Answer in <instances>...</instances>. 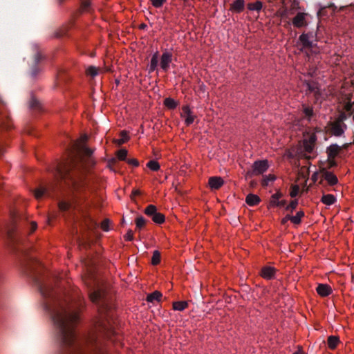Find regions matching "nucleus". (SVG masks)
<instances>
[{
	"instance_id": "39448f33",
	"label": "nucleus",
	"mask_w": 354,
	"mask_h": 354,
	"mask_svg": "<svg viewBox=\"0 0 354 354\" xmlns=\"http://www.w3.org/2000/svg\"><path fill=\"white\" fill-rule=\"evenodd\" d=\"M145 214L150 216L152 221L157 224H162L165 221V215L157 211V207L153 205H148L145 209Z\"/></svg>"
},
{
	"instance_id": "4468645a",
	"label": "nucleus",
	"mask_w": 354,
	"mask_h": 354,
	"mask_svg": "<svg viewBox=\"0 0 354 354\" xmlns=\"http://www.w3.org/2000/svg\"><path fill=\"white\" fill-rule=\"evenodd\" d=\"M223 180L221 177L213 176L209 179V185L211 189H218L223 185Z\"/></svg>"
},
{
	"instance_id": "c85d7f7f",
	"label": "nucleus",
	"mask_w": 354,
	"mask_h": 354,
	"mask_svg": "<svg viewBox=\"0 0 354 354\" xmlns=\"http://www.w3.org/2000/svg\"><path fill=\"white\" fill-rule=\"evenodd\" d=\"M146 219L143 216H138L136 219V230H140L146 224Z\"/></svg>"
},
{
	"instance_id": "9d476101",
	"label": "nucleus",
	"mask_w": 354,
	"mask_h": 354,
	"mask_svg": "<svg viewBox=\"0 0 354 354\" xmlns=\"http://www.w3.org/2000/svg\"><path fill=\"white\" fill-rule=\"evenodd\" d=\"M306 15L307 14L305 12H298L292 19L293 26L297 28L306 26L307 25V22L306 21Z\"/></svg>"
},
{
	"instance_id": "bf43d9fd",
	"label": "nucleus",
	"mask_w": 354,
	"mask_h": 354,
	"mask_svg": "<svg viewBox=\"0 0 354 354\" xmlns=\"http://www.w3.org/2000/svg\"><path fill=\"white\" fill-rule=\"evenodd\" d=\"M82 245V247L86 248L88 243H86V242H82V243H80Z\"/></svg>"
},
{
	"instance_id": "2f4dec72",
	"label": "nucleus",
	"mask_w": 354,
	"mask_h": 354,
	"mask_svg": "<svg viewBox=\"0 0 354 354\" xmlns=\"http://www.w3.org/2000/svg\"><path fill=\"white\" fill-rule=\"evenodd\" d=\"M275 179H276L275 176L272 175V174H269L268 176H264L262 179V181H261V185H262V186L266 187L268 185L269 182L274 181Z\"/></svg>"
},
{
	"instance_id": "680f3d73",
	"label": "nucleus",
	"mask_w": 354,
	"mask_h": 354,
	"mask_svg": "<svg viewBox=\"0 0 354 354\" xmlns=\"http://www.w3.org/2000/svg\"><path fill=\"white\" fill-rule=\"evenodd\" d=\"M302 156H304V158L310 160L311 157L310 156H308L306 154H304Z\"/></svg>"
},
{
	"instance_id": "1a4fd4ad",
	"label": "nucleus",
	"mask_w": 354,
	"mask_h": 354,
	"mask_svg": "<svg viewBox=\"0 0 354 354\" xmlns=\"http://www.w3.org/2000/svg\"><path fill=\"white\" fill-rule=\"evenodd\" d=\"M321 173L324 179L326 180L330 185L333 186L338 183L337 176L333 173L328 171L326 168H322Z\"/></svg>"
},
{
	"instance_id": "5701e85b",
	"label": "nucleus",
	"mask_w": 354,
	"mask_h": 354,
	"mask_svg": "<svg viewBox=\"0 0 354 354\" xmlns=\"http://www.w3.org/2000/svg\"><path fill=\"white\" fill-rule=\"evenodd\" d=\"M304 212L300 210L295 216L291 215V222L295 225H299L301 223V218L304 216Z\"/></svg>"
},
{
	"instance_id": "b1692460",
	"label": "nucleus",
	"mask_w": 354,
	"mask_h": 354,
	"mask_svg": "<svg viewBox=\"0 0 354 354\" xmlns=\"http://www.w3.org/2000/svg\"><path fill=\"white\" fill-rule=\"evenodd\" d=\"M188 306L186 301H175L173 303V308L175 310L183 311Z\"/></svg>"
},
{
	"instance_id": "4d7b16f0",
	"label": "nucleus",
	"mask_w": 354,
	"mask_h": 354,
	"mask_svg": "<svg viewBox=\"0 0 354 354\" xmlns=\"http://www.w3.org/2000/svg\"><path fill=\"white\" fill-rule=\"evenodd\" d=\"M351 145V143H346L344 145H343L341 147L342 149H347L348 147V146Z\"/></svg>"
},
{
	"instance_id": "8fccbe9b",
	"label": "nucleus",
	"mask_w": 354,
	"mask_h": 354,
	"mask_svg": "<svg viewBox=\"0 0 354 354\" xmlns=\"http://www.w3.org/2000/svg\"><path fill=\"white\" fill-rule=\"evenodd\" d=\"M288 221H291V215L287 214L284 218L281 219V224L285 225Z\"/></svg>"
},
{
	"instance_id": "37998d69",
	"label": "nucleus",
	"mask_w": 354,
	"mask_h": 354,
	"mask_svg": "<svg viewBox=\"0 0 354 354\" xmlns=\"http://www.w3.org/2000/svg\"><path fill=\"white\" fill-rule=\"evenodd\" d=\"M195 115L192 113L191 115H189L188 116L185 117V124L187 126H189L192 124L194 121Z\"/></svg>"
},
{
	"instance_id": "a18cd8bd",
	"label": "nucleus",
	"mask_w": 354,
	"mask_h": 354,
	"mask_svg": "<svg viewBox=\"0 0 354 354\" xmlns=\"http://www.w3.org/2000/svg\"><path fill=\"white\" fill-rule=\"evenodd\" d=\"M327 162H328V169H330L332 167H337V162L335 160V158H328Z\"/></svg>"
},
{
	"instance_id": "052dcab7",
	"label": "nucleus",
	"mask_w": 354,
	"mask_h": 354,
	"mask_svg": "<svg viewBox=\"0 0 354 354\" xmlns=\"http://www.w3.org/2000/svg\"><path fill=\"white\" fill-rule=\"evenodd\" d=\"M147 26L145 24H140V29H145V28H147Z\"/></svg>"
},
{
	"instance_id": "f257e3e1",
	"label": "nucleus",
	"mask_w": 354,
	"mask_h": 354,
	"mask_svg": "<svg viewBox=\"0 0 354 354\" xmlns=\"http://www.w3.org/2000/svg\"><path fill=\"white\" fill-rule=\"evenodd\" d=\"M40 265L38 260L30 259L24 266L25 272L32 278L43 297L49 299L44 308L55 326L57 354H106L103 340L111 339L116 333L113 311L105 291L97 285L89 288L88 296L97 306L98 316L94 320L92 330L79 336L75 328L84 306V300L77 290L72 295L62 296L52 285L41 281L35 268Z\"/></svg>"
},
{
	"instance_id": "c756f323",
	"label": "nucleus",
	"mask_w": 354,
	"mask_h": 354,
	"mask_svg": "<svg viewBox=\"0 0 354 354\" xmlns=\"http://www.w3.org/2000/svg\"><path fill=\"white\" fill-rule=\"evenodd\" d=\"M120 136H121L120 139L115 140V143L118 145H122V144H124L129 140V136H128L127 132L124 131H122L120 132Z\"/></svg>"
},
{
	"instance_id": "e433bc0d",
	"label": "nucleus",
	"mask_w": 354,
	"mask_h": 354,
	"mask_svg": "<svg viewBox=\"0 0 354 354\" xmlns=\"http://www.w3.org/2000/svg\"><path fill=\"white\" fill-rule=\"evenodd\" d=\"M86 74L91 77H95L98 74V68L93 66H91L87 68Z\"/></svg>"
},
{
	"instance_id": "f03ea898",
	"label": "nucleus",
	"mask_w": 354,
	"mask_h": 354,
	"mask_svg": "<svg viewBox=\"0 0 354 354\" xmlns=\"http://www.w3.org/2000/svg\"><path fill=\"white\" fill-rule=\"evenodd\" d=\"M92 153V149L83 145L77 153L72 152L66 160L57 163L54 171L57 183H48L37 188L34 192L36 198L53 196L55 189L59 188L61 194L58 206L62 212L86 201L91 189L84 174L93 165L91 159Z\"/></svg>"
},
{
	"instance_id": "cd10ccee",
	"label": "nucleus",
	"mask_w": 354,
	"mask_h": 354,
	"mask_svg": "<svg viewBox=\"0 0 354 354\" xmlns=\"http://www.w3.org/2000/svg\"><path fill=\"white\" fill-rule=\"evenodd\" d=\"M248 8L250 10L259 11L262 8V3L260 1H257L254 3H250L248 4Z\"/></svg>"
},
{
	"instance_id": "5fc2aeb1",
	"label": "nucleus",
	"mask_w": 354,
	"mask_h": 354,
	"mask_svg": "<svg viewBox=\"0 0 354 354\" xmlns=\"http://www.w3.org/2000/svg\"><path fill=\"white\" fill-rule=\"evenodd\" d=\"M117 162V160L115 158H111L109 161V165L111 166L112 165H115Z\"/></svg>"
},
{
	"instance_id": "a211bd4d",
	"label": "nucleus",
	"mask_w": 354,
	"mask_h": 354,
	"mask_svg": "<svg viewBox=\"0 0 354 354\" xmlns=\"http://www.w3.org/2000/svg\"><path fill=\"white\" fill-rule=\"evenodd\" d=\"M158 57H159L158 52H156L152 55L151 61H150L149 68V73H152L157 69L158 64Z\"/></svg>"
},
{
	"instance_id": "49530a36",
	"label": "nucleus",
	"mask_w": 354,
	"mask_h": 354,
	"mask_svg": "<svg viewBox=\"0 0 354 354\" xmlns=\"http://www.w3.org/2000/svg\"><path fill=\"white\" fill-rule=\"evenodd\" d=\"M124 239L126 241H131L133 239V234L132 230H128L127 233L124 236Z\"/></svg>"
},
{
	"instance_id": "3c124183",
	"label": "nucleus",
	"mask_w": 354,
	"mask_h": 354,
	"mask_svg": "<svg viewBox=\"0 0 354 354\" xmlns=\"http://www.w3.org/2000/svg\"><path fill=\"white\" fill-rule=\"evenodd\" d=\"M108 224H109V221H108V220H105V221H104L102 223V228L104 231H108V230H109Z\"/></svg>"
},
{
	"instance_id": "6e6552de",
	"label": "nucleus",
	"mask_w": 354,
	"mask_h": 354,
	"mask_svg": "<svg viewBox=\"0 0 354 354\" xmlns=\"http://www.w3.org/2000/svg\"><path fill=\"white\" fill-rule=\"evenodd\" d=\"M172 61V54L168 51L162 53L160 57V68L165 72H167L169 68V64Z\"/></svg>"
},
{
	"instance_id": "bb28decb",
	"label": "nucleus",
	"mask_w": 354,
	"mask_h": 354,
	"mask_svg": "<svg viewBox=\"0 0 354 354\" xmlns=\"http://www.w3.org/2000/svg\"><path fill=\"white\" fill-rule=\"evenodd\" d=\"M164 104L169 109H174L177 106V102L172 98L167 97L164 100Z\"/></svg>"
},
{
	"instance_id": "9b49d317",
	"label": "nucleus",
	"mask_w": 354,
	"mask_h": 354,
	"mask_svg": "<svg viewBox=\"0 0 354 354\" xmlns=\"http://www.w3.org/2000/svg\"><path fill=\"white\" fill-rule=\"evenodd\" d=\"M64 1L65 0H57L59 4H62ZM80 6L77 10V15L90 12L91 9L90 0H80Z\"/></svg>"
},
{
	"instance_id": "e2e57ef3",
	"label": "nucleus",
	"mask_w": 354,
	"mask_h": 354,
	"mask_svg": "<svg viewBox=\"0 0 354 354\" xmlns=\"http://www.w3.org/2000/svg\"><path fill=\"white\" fill-rule=\"evenodd\" d=\"M292 354H302V353H300L299 351H296V352L293 353Z\"/></svg>"
},
{
	"instance_id": "4c0bfd02",
	"label": "nucleus",
	"mask_w": 354,
	"mask_h": 354,
	"mask_svg": "<svg viewBox=\"0 0 354 354\" xmlns=\"http://www.w3.org/2000/svg\"><path fill=\"white\" fill-rule=\"evenodd\" d=\"M308 86V89L310 91V92H313L315 93V95L317 96V95L319 94V92L318 91V88H317V86L315 83H308L307 84Z\"/></svg>"
},
{
	"instance_id": "f3484780",
	"label": "nucleus",
	"mask_w": 354,
	"mask_h": 354,
	"mask_svg": "<svg viewBox=\"0 0 354 354\" xmlns=\"http://www.w3.org/2000/svg\"><path fill=\"white\" fill-rule=\"evenodd\" d=\"M260 201V198L257 195L253 194H249L245 198V202L250 206L257 205Z\"/></svg>"
},
{
	"instance_id": "7ed1b4c3",
	"label": "nucleus",
	"mask_w": 354,
	"mask_h": 354,
	"mask_svg": "<svg viewBox=\"0 0 354 354\" xmlns=\"http://www.w3.org/2000/svg\"><path fill=\"white\" fill-rule=\"evenodd\" d=\"M346 115L342 114L335 121L328 123V131L334 136L340 137L347 129V126L344 123Z\"/></svg>"
},
{
	"instance_id": "6e6d98bb",
	"label": "nucleus",
	"mask_w": 354,
	"mask_h": 354,
	"mask_svg": "<svg viewBox=\"0 0 354 354\" xmlns=\"http://www.w3.org/2000/svg\"><path fill=\"white\" fill-rule=\"evenodd\" d=\"M32 231H35L37 228V224L35 223H32Z\"/></svg>"
},
{
	"instance_id": "58836bf2",
	"label": "nucleus",
	"mask_w": 354,
	"mask_h": 354,
	"mask_svg": "<svg viewBox=\"0 0 354 354\" xmlns=\"http://www.w3.org/2000/svg\"><path fill=\"white\" fill-rule=\"evenodd\" d=\"M29 106H30V108H31L32 109H39L40 103L37 99L32 97L31 99V100L30 101Z\"/></svg>"
},
{
	"instance_id": "69168bd1",
	"label": "nucleus",
	"mask_w": 354,
	"mask_h": 354,
	"mask_svg": "<svg viewBox=\"0 0 354 354\" xmlns=\"http://www.w3.org/2000/svg\"><path fill=\"white\" fill-rule=\"evenodd\" d=\"M353 121H354V115H353Z\"/></svg>"
},
{
	"instance_id": "de8ad7c7",
	"label": "nucleus",
	"mask_w": 354,
	"mask_h": 354,
	"mask_svg": "<svg viewBox=\"0 0 354 354\" xmlns=\"http://www.w3.org/2000/svg\"><path fill=\"white\" fill-rule=\"evenodd\" d=\"M66 32H67V29L66 28H64L63 30L56 32L55 33V37H61L65 36L66 35Z\"/></svg>"
},
{
	"instance_id": "0eeeda50",
	"label": "nucleus",
	"mask_w": 354,
	"mask_h": 354,
	"mask_svg": "<svg viewBox=\"0 0 354 354\" xmlns=\"http://www.w3.org/2000/svg\"><path fill=\"white\" fill-rule=\"evenodd\" d=\"M277 272V269L272 266H263L260 271V275L264 279L271 280L274 279Z\"/></svg>"
},
{
	"instance_id": "79ce46f5",
	"label": "nucleus",
	"mask_w": 354,
	"mask_h": 354,
	"mask_svg": "<svg viewBox=\"0 0 354 354\" xmlns=\"http://www.w3.org/2000/svg\"><path fill=\"white\" fill-rule=\"evenodd\" d=\"M299 192V187L298 185H293L291 188V191L290 195L292 198H294L297 196Z\"/></svg>"
},
{
	"instance_id": "7c9ffc66",
	"label": "nucleus",
	"mask_w": 354,
	"mask_h": 354,
	"mask_svg": "<svg viewBox=\"0 0 354 354\" xmlns=\"http://www.w3.org/2000/svg\"><path fill=\"white\" fill-rule=\"evenodd\" d=\"M283 196L281 192H277V193L272 195L270 204L272 206H274L275 204L279 201V199L281 198Z\"/></svg>"
},
{
	"instance_id": "09e8293b",
	"label": "nucleus",
	"mask_w": 354,
	"mask_h": 354,
	"mask_svg": "<svg viewBox=\"0 0 354 354\" xmlns=\"http://www.w3.org/2000/svg\"><path fill=\"white\" fill-rule=\"evenodd\" d=\"M127 162L128 164L132 165L134 167H138L139 165V162L136 159H128Z\"/></svg>"
},
{
	"instance_id": "6ab92c4d",
	"label": "nucleus",
	"mask_w": 354,
	"mask_h": 354,
	"mask_svg": "<svg viewBox=\"0 0 354 354\" xmlns=\"http://www.w3.org/2000/svg\"><path fill=\"white\" fill-rule=\"evenodd\" d=\"M299 40L302 44L303 46L308 48H311L313 47V41L308 38V36L306 35V33H302L299 37Z\"/></svg>"
},
{
	"instance_id": "f8f14e48",
	"label": "nucleus",
	"mask_w": 354,
	"mask_h": 354,
	"mask_svg": "<svg viewBox=\"0 0 354 354\" xmlns=\"http://www.w3.org/2000/svg\"><path fill=\"white\" fill-rule=\"evenodd\" d=\"M341 150L342 147L337 144H332L326 148L327 157L328 158H335Z\"/></svg>"
},
{
	"instance_id": "ea45409f",
	"label": "nucleus",
	"mask_w": 354,
	"mask_h": 354,
	"mask_svg": "<svg viewBox=\"0 0 354 354\" xmlns=\"http://www.w3.org/2000/svg\"><path fill=\"white\" fill-rule=\"evenodd\" d=\"M192 111L190 110L189 107L188 106H183L182 108V112L180 113L181 117H187L189 115L192 114Z\"/></svg>"
},
{
	"instance_id": "4be33fe9",
	"label": "nucleus",
	"mask_w": 354,
	"mask_h": 354,
	"mask_svg": "<svg viewBox=\"0 0 354 354\" xmlns=\"http://www.w3.org/2000/svg\"><path fill=\"white\" fill-rule=\"evenodd\" d=\"M339 342V339L337 336L330 335L328 337L327 343L330 349H335Z\"/></svg>"
},
{
	"instance_id": "f704fd0d",
	"label": "nucleus",
	"mask_w": 354,
	"mask_h": 354,
	"mask_svg": "<svg viewBox=\"0 0 354 354\" xmlns=\"http://www.w3.org/2000/svg\"><path fill=\"white\" fill-rule=\"evenodd\" d=\"M116 156L118 160H126L127 151L124 149H121L116 152Z\"/></svg>"
},
{
	"instance_id": "a19ab883",
	"label": "nucleus",
	"mask_w": 354,
	"mask_h": 354,
	"mask_svg": "<svg viewBox=\"0 0 354 354\" xmlns=\"http://www.w3.org/2000/svg\"><path fill=\"white\" fill-rule=\"evenodd\" d=\"M155 8H160L167 1V0H150Z\"/></svg>"
},
{
	"instance_id": "603ef678",
	"label": "nucleus",
	"mask_w": 354,
	"mask_h": 354,
	"mask_svg": "<svg viewBox=\"0 0 354 354\" xmlns=\"http://www.w3.org/2000/svg\"><path fill=\"white\" fill-rule=\"evenodd\" d=\"M286 201H285V200H282V201H279L275 204V205H274V206L281 207H285V206H286Z\"/></svg>"
},
{
	"instance_id": "864d4df0",
	"label": "nucleus",
	"mask_w": 354,
	"mask_h": 354,
	"mask_svg": "<svg viewBox=\"0 0 354 354\" xmlns=\"http://www.w3.org/2000/svg\"><path fill=\"white\" fill-rule=\"evenodd\" d=\"M306 35H307L308 36V38L310 39V40H313L314 38L315 37V34H314L313 32H308V33H306Z\"/></svg>"
},
{
	"instance_id": "a878e982",
	"label": "nucleus",
	"mask_w": 354,
	"mask_h": 354,
	"mask_svg": "<svg viewBox=\"0 0 354 354\" xmlns=\"http://www.w3.org/2000/svg\"><path fill=\"white\" fill-rule=\"evenodd\" d=\"M68 79H69V77L64 72L59 73L57 78V86H60L62 83L66 82L68 80Z\"/></svg>"
},
{
	"instance_id": "aec40b11",
	"label": "nucleus",
	"mask_w": 354,
	"mask_h": 354,
	"mask_svg": "<svg viewBox=\"0 0 354 354\" xmlns=\"http://www.w3.org/2000/svg\"><path fill=\"white\" fill-rule=\"evenodd\" d=\"M321 202L326 205H331L336 202V198L333 194H324L321 198Z\"/></svg>"
},
{
	"instance_id": "c03bdc74",
	"label": "nucleus",
	"mask_w": 354,
	"mask_h": 354,
	"mask_svg": "<svg viewBox=\"0 0 354 354\" xmlns=\"http://www.w3.org/2000/svg\"><path fill=\"white\" fill-rule=\"evenodd\" d=\"M290 8L292 10H297L300 9L299 1L298 0H292L291 1Z\"/></svg>"
},
{
	"instance_id": "412c9836",
	"label": "nucleus",
	"mask_w": 354,
	"mask_h": 354,
	"mask_svg": "<svg viewBox=\"0 0 354 354\" xmlns=\"http://www.w3.org/2000/svg\"><path fill=\"white\" fill-rule=\"evenodd\" d=\"M162 295L160 292L156 290L147 295V301L148 302H153L154 301H160Z\"/></svg>"
},
{
	"instance_id": "ddd939ff",
	"label": "nucleus",
	"mask_w": 354,
	"mask_h": 354,
	"mask_svg": "<svg viewBox=\"0 0 354 354\" xmlns=\"http://www.w3.org/2000/svg\"><path fill=\"white\" fill-rule=\"evenodd\" d=\"M317 292L321 297H327L332 293V288L328 284L320 283L316 288Z\"/></svg>"
},
{
	"instance_id": "393cba45",
	"label": "nucleus",
	"mask_w": 354,
	"mask_h": 354,
	"mask_svg": "<svg viewBox=\"0 0 354 354\" xmlns=\"http://www.w3.org/2000/svg\"><path fill=\"white\" fill-rule=\"evenodd\" d=\"M303 112L308 121L310 122L311 118L314 115V111L313 107L303 105Z\"/></svg>"
},
{
	"instance_id": "423d86ee",
	"label": "nucleus",
	"mask_w": 354,
	"mask_h": 354,
	"mask_svg": "<svg viewBox=\"0 0 354 354\" xmlns=\"http://www.w3.org/2000/svg\"><path fill=\"white\" fill-rule=\"evenodd\" d=\"M41 59L42 56L41 53L39 52H36V53L34 55L33 60L30 66V70L29 72V75L32 79H35L41 71L39 63Z\"/></svg>"
},
{
	"instance_id": "72a5a7b5",
	"label": "nucleus",
	"mask_w": 354,
	"mask_h": 354,
	"mask_svg": "<svg viewBox=\"0 0 354 354\" xmlns=\"http://www.w3.org/2000/svg\"><path fill=\"white\" fill-rule=\"evenodd\" d=\"M297 205H298V200L295 199V200L292 201L289 205H286L285 207V209L286 211L292 212L297 208Z\"/></svg>"
},
{
	"instance_id": "13d9d810",
	"label": "nucleus",
	"mask_w": 354,
	"mask_h": 354,
	"mask_svg": "<svg viewBox=\"0 0 354 354\" xmlns=\"http://www.w3.org/2000/svg\"><path fill=\"white\" fill-rule=\"evenodd\" d=\"M133 194L135 195V196H138V195H140V192L139 190H133Z\"/></svg>"
},
{
	"instance_id": "20e7f679",
	"label": "nucleus",
	"mask_w": 354,
	"mask_h": 354,
	"mask_svg": "<svg viewBox=\"0 0 354 354\" xmlns=\"http://www.w3.org/2000/svg\"><path fill=\"white\" fill-rule=\"evenodd\" d=\"M268 162L267 160H257L252 166V169L248 171L247 177L251 178L253 176H258L263 174L268 169Z\"/></svg>"
},
{
	"instance_id": "473e14b6",
	"label": "nucleus",
	"mask_w": 354,
	"mask_h": 354,
	"mask_svg": "<svg viewBox=\"0 0 354 354\" xmlns=\"http://www.w3.org/2000/svg\"><path fill=\"white\" fill-rule=\"evenodd\" d=\"M160 262V253L158 250L153 252L151 258V263L154 266L158 265Z\"/></svg>"
},
{
	"instance_id": "2eb2a0df",
	"label": "nucleus",
	"mask_w": 354,
	"mask_h": 354,
	"mask_svg": "<svg viewBox=\"0 0 354 354\" xmlns=\"http://www.w3.org/2000/svg\"><path fill=\"white\" fill-rule=\"evenodd\" d=\"M245 1L244 0H236L231 4L230 10L232 12L240 13L244 9Z\"/></svg>"
},
{
	"instance_id": "c9c22d12",
	"label": "nucleus",
	"mask_w": 354,
	"mask_h": 354,
	"mask_svg": "<svg viewBox=\"0 0 354 354\" xmlns=\"http://www.w3.org/2000/svg\"><path fill=\"white\" fill-rule=\"evenodd\" d=\"M147 166L152 171H158L160 169V165L156 160L149 161L147 164Z\"/></svg>"
},
{
	"instance_id": "dca6fc26",
	"label": "nucleus",
	"mask_w": 354,
	"mask_h": 354,
	"mask_svg": "<svg viewBox=\"0 0 354 354\" xmlns=\"http://www.w3.org/2000/svg\"><path fill=\"white\" fill-rule=\"evenodd\" d=\"M315 140V137L312 136L308 140L304 142V149L306 153H311L313 151Z\"/></svg>"
},
{
	"instance_id": "0e129e2a",
	"label": "nucleus",
	"mask_w": 354,
	"mask_h": 354,
	"mask_svg": "<svg viewBox=\"0 0 354 354\" xmlns=\"http://www.w3.org/2000/svg\"><path fill=\"white\" fill-rule=\"evenodd\" d=\"M3 153V150H2L1 147H0V153Z\"/></svg>"
}]
</instances>
